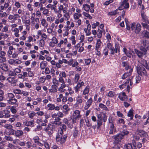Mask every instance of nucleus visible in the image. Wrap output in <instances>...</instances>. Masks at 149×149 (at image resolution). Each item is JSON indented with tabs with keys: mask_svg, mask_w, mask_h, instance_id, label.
Masks as SVG:
<instances>
[{
	"mask_svg": "<svg viewBox=\"0 0 149 149\" xmlns=\"http://www.w3.org/2000/svg\"><path fill=\"white\" fill-rule=\"evenodd\" d=\"M23 123L24 125L27 126H30L33 124V123L32 122L27 121L24 122Z\"/></svg>",
	"mask_w": 149,
	"mask_h": 149,
	"instance_id": "nucleus-27",
	"label": "nucleus"
},
{
	"mask_svg": "<svg viewBox=\"0 0 149 149\" xmlns=\"http://www.w3.org/2000/svg\"><path fill=\"white\" fill-rule=\"evenodd\" d=\"M14 31L15 32L14 35L15 36L17 37H19V34H18L19 32L18 29L17 28H15L14 30Z\"/></svg>",
	"mask_w": 149,
	"mask_h": 149,
	"instance_id": "nucleus-47",
	"label": "nucleus"
},
{
	"mask_svg": "<svg viewBox=\"0 0 149 149\" xmlns=\"http://www.w3.org/2000/svg\"><path fill=\"white\" fill-rule=\"evenodd\" d=\"M47 65V63L45 61L42 62L40 64V68L42 69H44Z\"/></svg>",
	"mask_w": 149,
	"mask_h": 149,
	"instance_id": "nucleus-28",
	"label": "nucleus"
},
{
	"mask_svg": "<svg viewBox=\"0 0 149 149\" xmlns=\"http://www.w3.org/2000/svg\"><path fill=\"white\" fill-rule=\"evenodd\" d=\"M67 137V136L66 134L62 136L59 135L58 134L56 137V140L61 144H62L65 141Z\"/></svg>",
	"mask_w": 149,
	"mask_h": 149,
	"instance_id": "nucleus-3",
	"label": "nucleus"
},
{
	"mask_svg": "<svg viewBox=\"0 0 149 149\" xmlns=\"http://www.w3.org/2000/svg\"><path fill=\"white\" fill-rule=\"evenodd\" d=\"M23 132L21 130H17L15 131V136L19 137L23 134Z\"/></svg>",
	"mask_w": 149,
	"mask_h": 149,
	"instance_id": "nucleus-18",
	"label": "nucleus"
},
{
	"mask_svg": "<svg viewBox=\"0 0 149 149\" xmlns=\"http://www.w3.org/2000/svg\"><path fill=\"white\" fill-rule=\"evenodd\" d=\"M129 0H123L121 3L120 5L119 6L118 9L121 10L123 9H128L129 8V4L128 2Z\"/></svg>",
	"mask_w": 149,
	"mask_h": 149,
	"instance_id": "nucleus-4",
	"label": "nucleus"
},
{
	"mask_svg": "<svg viewBox=\"0 0 149 149\" xmlns=\"http://www.w3.org/2000/svg\"><path fill=\"white\" fill-rule=\"evenodd\" d=\"M80 78V76L78 74H76L75 75L74 80L76 83H77Z\"/></svg>",
	"mask_w": 149,
	"mask_h": 149,
	"instance_id": "nucleus-50",
	"label": "nucleus"
},
{
	"mask_svg": "<svg viewBox=\"0 0 149 149\" xmlns=\"http://www.w3.org/2000/svg\"><path fill=\"white\" fill-rule=\"evenodd\" d=\"M99 106L101 108L103 109V110L106 111H109L108 108L106 106V105L102 103H100L99 104Z\"/></svg>",
	"mask_w": 149,
	"mask_h": 149,
	"instance_id": "nucleus-21",
	"label": "nucleus"
},
{
	"mask_svg": "<svg viewBox=\"0 0 149 149\" xmlns=\"http://www.w3.org/2000/svg\"><path fill=\"white\" fill-rule=\"evenodd\" d=\"M102 120L103 119L97 120V129H99L100 127L102 125Z\"/></svg>",
	"mask_w": 149,
	"mask_h": 149,
	"instance_id": "nucleus-26",
	"label": "nucleus"
},
{
	"mask_svg": "<svg viewBox=\"0 0 149 149\" xmlns=\"http://www.w3.org/2000/svg\"><path fill=\"white\" fill-rule=\"evenodd\" d=\"M141 26L139 24L136 25L135 23H133L131 24V29L132 30H135V33H138L141 30Z\"/></svg>",
	"mask_w": 149,
	"mask_h": 149,
	"instance_id": "nucleus-2",
	"label": "nucleus"
},
{
	"mask_svg": "<svg viewBox=\"0 0 149 149\" xmlns=\"http://www.w3.org/2000/svg\"><path fill=\"white\" fill-rule=\"evenodd\" d=\"M57 87L56 85H53L52 86V88L49 89V92L50 93H55L57 91Z\"/></svg>",
	"mask_w": 149,
	"mask_h": 149,
	"instance_id": "nucleus-15",
	"label": "nucleus"
},
{
	"mask_svg": "<svg viewBox=\"0 0 149 149\" xmlns=\"http://www.w3.org/2000/svg\"><path fill=\"white\" fill-rule=\"evenodd\" d=\"M143 37L146 38H149V32L145 31L142 32Z\"/></svg>",
	"mask_w": 149,
	"mask_h": 149,
	"instance_id": "nucleus-30",
	"label": "nucleus"
},
{
	"mask_svg": "<svg viewBox=\"0 0 149 149\" xmlns=\"http://www.w3.org/2000/svg\"><path fill=\"white\" fill-rule=\"evenodd\" d=\"M44 145L47 149H49V146L48 143L46 141H43Z\"/></svg>",
	"mask_w": 149,
	"mask_h": 149,
	"instance_id": "nucleus-58",
	"label": "nucleus"
},
{
	"mask_svg": "<svg viewBox=\"0 0 149 149\" xmlns=\"http://www.w3.org/2000/svg\"><path fill=\"white\" fill-rule=\"evenodd\" d=\"M61 120V119L59 117H56L55 119V121L53 122V123L56 125L60 124L61 122L59 121Z\"/></svg>",
	"mask_w": 149,
	"mask_h": 149,
	"instance_id": "nucleus-23",
	"label": "nucleus"
},
{
	"mask_svg": "<svg viewBox=\"0 0 149 149\" xmlns=\"http://www.w3.org/2000/svg\"><path fill=\"white\" fill-rule=\"evenodd\" d=\"M53 83L54 85L57 86H59L60 84L59 83L58 81L57 80L56 78L53 79Z\"/></svg>",
	"mask_w": 149,
	"mask_h": 149,
	"instance_id": "nucleus-46",
	"label": "nucleus"
},
{
	"mask_svg": "<svg viewBox=\"0 0 149 149\" xmlns=\"http://www.w3.org/2000/svg\"><path fill=\"white\" fill-rule=\"evenodd\" d=\"M8 102L9 104L13 105L15 104V105L16 103L17 102V100L16 99L14 98L11 99H9V100H8Z\"/></svg>",
	"mask_w": 149,
	"mask_h": 149,
	"instance_id": "nucleus-22",
	"label": "nucleus"
},
{
	"mask_svg": "<svg viewBox=\"0 0 149 149\" xmlns=\"http://www.w3.org/2000/svg\"><path fill=\"white\" fill-rule=\"evenodd\" d=\"M45 42L43 39H41L40 40L39 45L40 46L42 47H43L45 45Z\"/></svg>",
	"mask_w": 149,
	"mask_h": 149,
	"instance_id": "nucleus-38",
	"label": "nucleus"
},
{
	"mask_svg": "<svg viewBox=\"0 0 149 149\" xmlns=\"http://www.w3.org/2000/svg\"><path fill=\"white\" fill-rule=\"evenodd\" d=\"M139 62L140 63H141L142 65L143 66H145L146 65V64H147V62L146 61L143 59H141L140 60H139Z\"/></svg>",
	"mask_w": 149,
	"mask_h": 149,
	"instance_id": "nucleus-34",
	"label": "nucleus"
},
{
	"mask_svg": "<svg viewBox=\"0 0 149 149\" xmlns=\"http://www.w3.org/2000/svg\"><path fill=\"white\" fill-rule=\"evenodd\" d=\"M4 127L6 129L10 130L13 127V126L10 124H6L4 126Z\"/></svg>",
	"mask_w": 149,
	"mask_h": 149,
	"instance_id": "nucleus-62",
	"label": "nucleus"
},
{
	"mask_svg": "<svg viewBox=\"0 0 149 149\" xmlns=\"http://www.w3.org/2000/svg\"><path fill=\"white\" fill-rule=\"evenodd\" d=\"M4 139L5 140H6V141H13V138L9 136H5L4 137Z\"/></svg>",
	"mask_w": 149,
	"mask_h": 149,
	"instance_id": "nucleus-52",
	"label": "nucleus"
},
{
	"mask_svg": "<svg viewBox=\"0 0 149 149\" xmlns=\"http://www.w3.org/2000/svg\"><path fill=\"white\" fill-rule=\"evenodd\" d=\"M141 49H143L147 52V50L149 49V43L148 41L146 40L143 42V45L140 47Z\"/></svg>",
	"mask_w": 149,
	"mask_h": 149,
	"instance_id": "nucleus-7",
	"label": "nucleus"
},
{
	"mask_svg": "<svg viewBox=\"0 0 149 149\" xmlns=\"http://www.w3.org/2000/svg\"><path fill=\"white\" fill-rule=\"evenodd\" d=\"M93 99L92 98H90L87 100L84 107L85 110L87 109L90 106L93 102Z\"/></svg>",
	"mask_w": 149,
	"mask_h": 149,
	"instance_id": "nucleus-12",
	"label": "nucleus"
},
{
	"mask_svg": "<svg viewBox=\"0 0 149 149\" xmlns=\"http://www.w3.org/2000/svg\"><path fill=\"white\" fill-rule=\"evenodd\" d=\"M73 116L78 118H81V115L80 114V111L78 110H76L74 111Z\"/></svg>",
	"mask_w": 149,
	"mask_h": 149,
	"instance_id": "nucleus-16",
	"label": "nucleus"
},
{
	"mask_svg": "<svg viewBox=\"0 0 149 149\" xmlns=\"http://www.w3.org/2000/svg\"><path fill=\"white\" fill-rule=\"evenodd\" d=\"M89 91V88L88 86H86L84 90L83 94L84 95H86L88 94Z\"/></svg>",
	"mask_w": 149,
	"mask_h": 149,
	"instance_id": "nucleus-31",
	"label": "nucleus"
},
{
	"mask_svg": "<svg viewBox=\"0 0 149 149\" xmlns=\"http://www.w3.org/2000/svg\"><path fill=\"white\" fill-rule=\"evenodd\" d=\"M126 94L125 92H123L119 94L118 98L121 101H124L125 100L123 99V97L125 96Z\"/></svg>",
	"mask_w": 149,
	"mask_h": 149,
	"instance_id": "nucleus-24",
	"label": "nucleus"
},
{
	"mask_svg": "<svg viewBox=\"0 0 149 149\" xmlns=\"http://www.w3.org/2000/svg\"><path fill=\"white\" fill-rule=\"evenodd\" d=\"M115 49L116 53H117L118 52H120V46L118 45L115 44Z\"/></svg>",
	"mask_w": 149,
	"mask_h": 149,
	"instance_id": "nucleus-41",
	"label": "nucleus"
},
{
	"mask_svg": "<svg viewBox=\"0 0 149 149\" xmlns=\"http://www.w3.org/2000/svg\"><path fill=\"white\" fill-rule=\"evenodd\" d=\"M59 76L60 77L63 78H65L66 77V74L64 72H61L59 74Z\"/></svg>",
	"mask_w": 149,
	"mask_h": 149,
	"instance_id": "nucleus-48",
	"label": "nucleus"
},
{
	"mask_svg": "<svg viewBox=\"0 0 149 149\" xmlns=\"http://www.w3.org/2000/svg\"><path fill=\"white\" fill-rule=\"evenodd\" d=\"M15 142H17V144L22 146L25 145V143L24 142L21 141L19 139H16L15 141Z\"/></svg>",
	"mask_w": 149,
	"mask_h": 149,
	"instance_id": "nucleus-33",
	"label": "nucleus"
},
{
	"mask_svg": "<svg viewBox=\"0 0 149 149\" xmlns=\"http://www.w3.org/2000/svg\"><path fill=\"white\" fill-rule=\"evenodd\" d=\"M130 76L127 72L125 73L122 76V78L123 79H125L128 77Z\"/></svg>",
	"mask_w": 149,
	"mask_h": 149,
	"instance_id": "nucleus-63",
	"label": "nucleus"
},
{
	"mask_svg": "<svg viewBox=\"0 0 149 149\" xmlns=\"http://www.w3.org/2000/svg\"><path fill=\"white\" fill-rule=\"evenodd\" d=\"M43 10V14L44 15H46V16H47L48 15H47L49 14V10L48 9H45L44 8V9Z\"/></svg>",
	"mask_w": 149,
	"mask_h": 149,
	"instance_id": "nucleus-54",
	"label": "nucleus"
},
{
	"mask_svg": "<svg viewBox=\"0 0 149 149\" xmlns=\"http://www.w3.org/2000/svg\"><path fill=\"white\" fill-rule=\"evenodd\" d=\"M49 130L51 131H52L53 129L55 128V126L53 124H49L48 126Z\"/></svg>",
	"mask_w": 149,
	"mask_h": 149,
	"instance_id": "nucleus-40",
	"label": "nucleus"
},
{
	"mask_svg": "<svg viewBox=\"0 0 149 149\" xmlns=\"http://www.w3.org/2000/svg\"><path fill=\"white\" fill-rule=\"evenodd\" d=\"M141 17H142V22L149 23V20L148 17L146 16L143 11L141 12Z\"/></svg>",
	"mask_w": 149,
	"mask_h": 149,
	"instance_id": "nucleus-6",
	"label": "nucleus"
},
{
	"mask_svg": "<svg viewBox=\"0 0 149 149\" xmlns=\"http://www.w3.org/2000/svg\"><path fill=\"white\" fill-rule=\"evenodd\" d=\"M36 114V113L34 112H29L28 113L29 117L31 118H33V116H35Z\"/></svg>",
	"mask_w": 149,
	"mask_h": 149,
	"instance_id": "nucleus-39",
	"label": "nucleus"
},
{
	"mask_svg": "<svg viewBox=\"0 0 149 149\" xmlns=\"http://www.w3.org/2000/svg\"><path fill=\"white\" fill-rule=\"evenodd\" d=\"M3 91L0 89V101H2L3 100Z\"/></svg>",
	"mask_w": 149,
	"mask_h": 149,
	"instance_id": "nucleus-37",
	"label": "nucleus"
},
{
	"mask_svg": "<svg viewBox=\"0 0 149 149\" xmlns=\"http://www.w3.org/2000/svg\"><path fill=\"white\" fill-rule=\"evenodd\" d=\"M78 132L79 131L77 130L76 128H75L74 132L73 133V136L74 138H76L78 135Z\"/></svg>",
	"mask_w": 149,
	"mask_h": 149,
	"instance_id": "nucleus-55",
	"label": "nucleus"
},
{
	"mask_svg": "<svg viewBox=\"0 0 149 149\" xmlns=\"http://www.w3.org/2000/svg\"><path fill=\"white\" fill-rule=\"evenodd\" d=\"M138 134L141 137H147L148 135L146 132L144 130H138Z\"/></svg>",
	"mask_w": 149,
	"mask_h": 149,
	"instance_id": "nucleus-11",
	"label": "nucleus"
},
{
	"mask_svg": "<svg viewBox=\"0 0 149 149\" xmlns=\"http://www.w3.org/2000/svg\"><path fill=\"white\" fill-rule=\"evenodd\" d=\"M83 7L84 10L86 11H88L90 9V6L88 4H84L83 5Z\"/></svg>",
	"mask_w": 149,
	"mask_h": 149,
	"instance_id": "nucleus-25",
	"label": "nucleus"
},
{
	"mask_svg": "<svg viewBox=\"0 0 149 149\" xmlns=\"http://www.w3.org/2000/svg\"><path fill=\"white\" fill-rule=\"evenodd\" d=\"M15 97L14 95L12 93H9L7 94V98L9 99H13Z\"/></svg>",
	"mask_w": 149,
	"mask_h": 149,
	"instance_id": "nucleus-44",
	"label": "nucleus"
},
{
	"mask_svg": "<svg viewBox=\"0 0 149 149\" xmlns=\"http://www.w3.org/2000/svg\"><path fill=\"white\" fill-rule=\"evenodd\" d=\"M118 10L116 9L114 11L110 12L108 13V15L111 16L115 15L118 13Z\"/></svg>",
	"mask_w": 149,
	"mask_h": 149,
	"instance_id": "nucleus-32",
	"label": "nucleus"
},
{
	"mask_svg": "<svg viewBox=\"0 0 149 149\" xmlns=\"http://www.w3.org/2000/svg\"><path fill=\"white\" fill-rule=\"evenodd\" d=\"M66 86L64 84L61 85V86L58 89V91L61 92H63L64 90L63 88H65Z\"/></svg>",
	"mask_w": 149,
	"mask_h": 149,
	"instance_id": "nucleus-53",
	"label": "nucleus"
},
{
	"mask_svg": "<svg viewBox=\"0 0 149 149\" xmlns=\"http://www.w3.org/2000/svg\"><path fill=\"white\" fill-rule=\"evenodd\" d=\"M58 81L59 83H61V84H60V85H61L64 84V85H65V86H66V84L65 83L64 79L63 78L60 77L59 78Z\"/></svg>",
	"mask_w": 149,
	"mask_h": 149,
	"instance_id": "nucleus-43",
	"label": "nucleus"
},
{
	"mask_svg": "<svg viewBox=\"0 0 149 149\" xmlns=\"http://www.w3.org/2000/svg\"><path fill=\"white\" fill-rule=\"evenodd\" d=\"M137 72L142 77H147L148 75L146 70L142 66H137L136 68Z\"/></svg>",
	"mask_w": 149,
	"mask_h": 149,
	"instance_id": "nucleus-1",
	"label": "nucleus"
},
{
	"mask_svg": "<svg viewBox=\"0 0 149 149\" xmlns=\"http://www.w3.org/2000/svg\"><path fill=\"white\" fill-rule=\"evenodd\" d=\"M133 109L132 108L129 110L127 114V116L130 117V120H132L133 118Z\"/></svg>",
	"mask_w": 149,
	"mask_h": 149,
	"instance_id": "nucleus-17",
	"label": "nucleus"
},
{
	"mask_svg": "<svg viewBox=\"0 0 149 149\" xmlns=\"http://www.w3.org/2000/svg\"><path fill=\"white\" fill-rule=\"evenodd\" d=\"M110 131L109 132V134H115L116 132V130L114 128V124H112L110 125Z\"/></svg>",
	"mask_w": 149,
	"mask_h": 149,
	"instance_id": "nucleus-13",
	"label": "nucleus"
},
{
	"mask_svg": "<svg viewBox=\"0 0 149 149\" xmlns=\"http://www.w3.org/2000/svg\"><path fill=\"white\" fill-rule=\"evenodd\" d=\"M14 92L15 94H22V91L19 89H15L14 90Z\"/></svg>",
	"mask_w": 149,
	"mask_h": 149,
	"instance_id": "nucleus-59",
	"label": "nucleus"
},
{
	"mask_svg": "<svg viewBox=\"0 0 149 149\" xmlns=\"http://www.w3.org/2000/svg\"><path fill=\"white\" fill-rule=\"evenodd\" d=\"M141 77L139 76H136V84L138 83L141 80Z\"/></svg>",
	"mask_w": 149,
	"mask_h": 149,
	"instance_id": "nucleus-64",
	"label": "nucleus"
},
{
	"mask_svg": "<svg viewBox=\"0 0 149 149\" xmlns=\"http://www.w3.org/2000/svg\"><path fill=\"white\" fill-rule=\"evenodd\" d=\"M85 121L86 123V125L88 127H90L91 126V123L89 121L88 119H87Z\"/></svg>",
	"mask_w": 149,
	"mask_h": 149,
	"instance_id": "nucleus-60",
	"label": "nucleus"
},
{
	"mask_svg": "<svg viewBox=\"0 0 149 149\" xmlns=\"http://www.w3.org/2000/svg\"><path fill=\"white\" fill-rule=\"evenodd\" d=\"M5 79V77L3 75V73L0 70V81H3Z\"/></svg>",
	"mask_w": 149,
	"mask_h": 149,
	"instance_id": "nucleus-42",
	"label": "nucleus"
},
{
	"mask_svg": "<svg viewBox=\"0 0 149 149\" xmlns=\"http://www.w3.org/2000/svg\"><path fill=\"white\" fill-rule=\"evenodd\" d=\"M112 137L114 139L116 142H119L123 138V135L120 134V133L118 134L113 136Z\"/></svg>",
	"mask_w": 149,
	"mask_h": 149,
	"instance_id": "nucleus-8",
	"label": "nucleus"
},
{
	"mask_svg": "<svg viewBox=\"0 0 149 149\" xmlns=\"http://www.w3.org/2000/svg\"><path fill=\"white\" fill-rule=\"evenodd\" d=\"M0 68L4 71H7L9 69L8 65L5 63L2 64L0 66Z\"/></svg>",
	"mask_w": 149,
	"mask_h": 149,
	"instance_id": "nucleus-14",
	"label": "nucleus"
},
{
	"mask_svg": "<svg viewBox=\"0 0 149 149\" xmlns=\"http://www.w3.org/2000/svg\"><path fill=\"white\" fill-rule=\"evenodd\" d=\"M33 6L36 8H40V10L41 11H42L44 9L43 5L40 3L39 1L38 2H35L34 3Z\"/></svg>",
	"mask_w": 149,
	"mask_h": 149,
	"instance_id": "nucleus-9",
	"label": "nucleus"
},
{
	"mask_svg": "<svg viewBox=\"0 0 149 149\" xmlns=\"http://www.w3.org/2000/svg\"><path fill=\"white\" fill-rule=\"evenodd\" d=\"M83 14L84 15V16L90 19H91L92 17L88 13H86L85 12H83Z\"/></svg>",
	"mask_w": 149,
	"mask_h": 149,
	"instance_id": "nucleus-49",
	"label": "nucleus"
},
{
	"mask_svg": "<svg viewBox=\"0 0 149 149\" xmlns=\"http://www.w3.org/2000/svg\"><path fill=\"white\" fill-rule=\"evenodd\" d=\"M135 51L136 54L139 58H141L143 56L146 54L147 52L144 50L141 49V48H140V50L135 49Z\"/></svg>",
	"mask_w": 149,
	"mask_h": 149,
	"instance_id": "nucleus-5",
	"label": "nucleus"
},
{
	"mask_svg": "<svg viewBox=\"0 0 149 149\" xmlns=\"http://www.w3.org/2000/svg\"><path fill=\"white\" fill-rule=\"evenodd\" d=\"M122 65L123 67H125V69L127 70L129 68V66L128 63L127 61H124L122 63Z\"/></svg>",
	"mask_w": 149,
	"mask_h": 149,
	"instance_id": "nucleus-29",
	"label": "nucleus"
},
{
	"mask_svg": "<svg viewBox=\"0 0 149 149\" xmlns=\"http://www.w3.org/2000/svg\"><path fill=\"white\" fill-rule=\"evenodd\" d=\"M128 133L129 132L128 131L125 130H124L120 134L123 135V137L124 136L128 134Z\"/></svg>",
	"mask_w": 149,
	"mask_h": 149,
	"instance_id": "nucleus-57",
	"label": "nucleus"
},
{
	"mask_svg": "<svg viewBox=\"0 0 149 149\" xmlns=\"http://www.w3.org/2000/svg\"><path fill=\"white\" fill-rule=\"evenodd\" d=\"M81 87L79 86V84L78 83L77 85L74 87V90L75 91L76 93H77L79 91V89L81 88Z\"/></svg>",
	"mask_w": 149,
	"mask_h": 149,
	"instance_id": "nucleus-51",
	"label": "nucleus"
},
{
	"mask_svg": "<svg viewBox=\"0 0 149 149\" xmlns=\"http://www.w3.org/2000/svg\"><path fill=\"white\" fill-rule=\"evenodd\" d=\"M54 105L51 104H49L47 105V107L49 108L48 109L49 110H54Z\"/></svg>",
	"mask_w": 149,
	"mask_h": 149,
	"instance_id": "nucleus-45",
	"label": "nucleus"
},
{
	"mask_svg": "<svg viewBox=\"0 0 149 149\" xmlns=\"http://www.w3.org/2000/svg\"><path fill=\"white\" fill-rule=\"evenodd\" d=\"M97 32H98V33H97V37L98 38H100L102 36V31L99 29L97 31Z\"/></svg>",
	"mask_w": 149,
	"mask_h": 149,
	"instance_id": "nucleus-56",
	"label": "nucleus"
},
{
	"mask_svg": "<svg viewBox=\"0 0 149 149\" xmlns=\"http://www.w3.org/2000/svg\"><path fill=\"white\" fill-rule=\"evenodd\" d=\"M10 110L12 113H15L17 112V110L15 108V107L13 106L12 107L10 108Z\"/></svg>",
	"mask_w": 149,
	"mask_h": 149,
	"instance_id": "nucleus-61",
	"label": "nucleus"
},
{
	"mask_svg": "<svg viewBox=\"0 0 149 149\" xmlns=\"http://www.w3.org/2000/svg\"><path fill=\"white\" fill-rule=\"evenodd\" d=\"M149 23L141 22V24L143 28H146V29H149V25L148 24Z\"/></svg>",
	"mask_w": 149,
	"mask_h": 149,
	"instance_id": "nucleus-35",
	"label": "nucleus"
},
{
	"mask_svg": "<svg viewBox=\"0 0 149 149\" xmlns=\"http://www.w3.org/2000/svg\"><path fill=\"white\" fill-rule=\"evenodd\" d=\"M41 24L42 25L46 28H47L48 26V24L45 19L42 18L41 20Z\"/></svg>",
	"mask_w": 149,
	"mask_h": 149,
	"instance_id": "nucleus-20",
	"label": "nucleus"
},
{
	"mask_svg": "<svg viewBox=\"0 0 149 149\" xmlns=\"http://www.w3.org/2000/svg\"><path fill=\"white\" fill-rule=\"evenodd\" d=\"M83 100L82 97L81 96H78L77 98L76 104L78 105H81V104L82 103Z\"/></svg>",
	"mask_w": 149,
	"mask_h": 149,
	"instance_id": "nucleus-19",
	"label": "nucleus"
},
{
	"mask_svg": "<svg viewBox=\"0 0 149 149\" xmlns=\"http://www.w3.org/2000/svg\"><path fill=\"white\" fill-rule=\"evenodd\" d=\"M124 149H137L136 146L131 143H128L126 144Z\"/></svg>",
	"mask_w": 149,
	"mask_h": 149,
	"instance_id": "nucleus-10",
	"label": "nucleus"
},
{
	"mask_svg": "<svg viewBox=\"0 0 149 149\" xmlns=\"http://www.w3.org/2000/svg\"><path fill=\"white\" fill-rule=\"evenodd\" d=\"M101 43L100 40V39L97 40L95 46V48L99 49L101 46Z\"/></svg>",
	"mask_w": 149,
	"mask_h": 149,
	"instance_id": "nucleus-36",
	"label": "nucleus"
}]
</instances>
